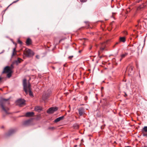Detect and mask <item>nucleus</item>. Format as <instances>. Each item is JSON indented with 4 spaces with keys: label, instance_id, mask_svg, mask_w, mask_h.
<instances>
[{
    "label": "nucleus",
    "instance_id": "obj_1",
    "mask_svg": "<svg viewBox=\"0 0 147 147\" xmlns=\"http://www.w3.org/2000/svg\"><path fill=\"white\" fill-rule=\"evenodd\" d=\"M24 89L26 94L28 93L30 96H33L32 94L31 90V86L30 83L28 82V83L26 82V80L24 79L23 80V82Z\"/></svg>",
    "mask_w": 147,
    "mask_h": 147
},
{
    "label": "nucleus",
    "instance_id": "obj_2",
    "mask_svg": "<svg viewBox=\"0 0 147 147\" xmlns=\"http://www.w3.org/2000/svg\"><path fill=\"white\" fill-rule=\"evenodd\" d=\"M13 68V65L12 64L10 67L7 66L4 69V72L7 73V76L8 78H9L11 76V74L12 72V70Z\"/></svg>",
    "mask_w": 147,
    "mask_h": 147
},
{
    "label": "nucleus",
    "instance_id": "obj_3",
    "mask_svg": "<svg viewBox=\"0 0 147 147\" xmlns=\"http://www.w3.org/2000/svg\"><path fill=\"white\" fill-rule=\"evenodd\" d=\"M24 54L26 56L28 57L32 56L34 54V52L28 49H25Z\"/></svg>",
    "mask_w": 147,
    "mask_h": 147
},
{
    "label": "nucleus",
    "instance_id": "obj_4",
    "mask_svg": "<svg viewBox=\"0 0 147 147\" xmlns=\"http://www.w3.org/2000/svg\"><path fill=\"white\" fill-rule=\"evenodd\" d=\"M7 100L2 99L0 101V105L3 110L5 112H6V111L9 110V109L8 108H5L4 106V102Z\"/></svg>",
    "mask_w": 147,
    "mask_h": 147
},
{
    "label": "nucleus",
    "instance_id": "obj_5",
    "mask_svg": "<svg viewBox=\"0 0 147 147\" xmlns=\"http://www.w3.org/2000/svg\"><path fill=\"white\" fill-rule=\"evenodd\" d=\"M51 92H48L47 93H44L42 95V99L45 101L47 100L51 94Z\"/></svg>",
    "mask_w": 147,
    "mask_h": 147
},
{
    "label": "nucleus",
    "instance_id": "obj_6",
    "mask_svg": "<svg viewBox=\"0 0 147 147\" xmlns=\"http://www.w3.org/2000/svg\"><path fill=\"white\" fill-rule=\"evenodd\" d=\"M25 101L23 99H20L16 102V105L20 106H22V105L24 104Z\"/></svg>",
    "mask_w": 147,
    "mask_h": 147
},
{
    "label": "nucleus",
    "instance_id": "obj_7",
    "mask_svg": "<svg viewBox=\"0 0 147 147\" xmlns=\"http://www.w3.org/2000/svg\"><path fill=\"white\" fill-rule=\"evenodd\" d=\"M57 110V107H52L50 108L47 111V113H51Z\"/></svg>",
    "mask_w": 147,
    "mask_h": 147
},
{
    "label": "nucleus",
    "instance_id": "obj_8",
    "mask_svg": "<svg viewBox=\"0 0 147 147\" xmlns=\"http://www.w3.org/2000/svg\"><path fill=\"white\" fill-rule=\"evenodd\" d=\"M143 135L144 136H147V126H145L142 129Z\"/></svg>",
    "mask_w": 147,
    "mask_h": 147
},
{
    "label": "nucleus",
    "instance_id": "obj_9",
    "mask_svg": "<svg viewBox=\"0 0 147 147\" xmlns=\"http://www.w3.org/2000/svg\"><path fill=\"white\" fill-rule=\"evenodd\" d=\"M32 124V120L26 121L24 123V125L26 126L30 125Z\"/></svg>",
    "mask_w": 147,
    "mask_h": 147
},
{
    "label": "nucleus",
    "instance_id": "obj_10",
    "mask_svg": "<svg viewBox=\"0 0 147 147\" xmlns=\"http://www.w3.org/2000/svg\"><path fill=\"white\" fill-rule=\"evenodd\" d=\"M78 111L79 112V114L80 116L82 115L84 112V109L82 107L78 109Z\"/></svg>",
    "mask_w": 147,
    "mask_h": 147
},
{
    "label": "nucleus",
    "instance_id": "obj_11",
    "mask_svg": "<svg viewBox=\"0 0 147 147\" xmlns=\"http://www.w3.org/2000/svg\"><path fill=\"white\" fill-rule=\"evenodd\" d=\"M105 47V45L104 43H102L100 45V51H98V54H100V52L102 51L104 49Z\"/></svg>",
    "mask_w": 147,
    "mask_h": 147
},
{
    "label": "nucleus",
    "instance_id": "obj_12",
    "mask_svg": "<svg viewBox=\"0 0 147 147\" xmlns=\"http://www.w3.org/2000/svg\"><path fill=\"white\" fill-rule=\"evenodd\" d=\"M34 114L33 112H28L26 114L25 116L28 117H32L34 115Z\"/></svg>",
    "mask_w": 147,
    "mask_h": 147
},
{
    "label": "nucleus",
    "instance_id": "obj_13",
    "mask_svg": "<svg viewBox=\"0 0 147 147\" xmlns=\"http://www.w3.org/2000/svg\"><path fill=\"white\" fill-rule=\"evenodd\" d=\"M64 117L63 116L59 117L56 119L55 120L54 122L55 123L58 122L60 121L63 120V119Z\"/></svg>",
    "mask_w": 147,
    "mask_h": 147
},
{
    "label": "nucleus",
    "instance_id": "obj_14",
    "mask_svg": "<svg viewBox=\"0 0 147 147\" xmlns=\"http://www.w3.org/2000/svg\"><path fill=\"white\" fill-rule=\"evenodd\" d=\"M133 67L131 65H129L128 66L127 68L126 71H128L130 72H131V71L133 70Z\"/></svg>",
    "mask_w": 147,
    "mask_h": 147
},
{
    "label": "nucleus",
    "instance_id": "obj_15",
    "mask_svg": "<svg viewBox=\"0 0 147 147\" xmlns=\"http://www.w3.org/2000/svg\"><path fill=\"white\" fill-rule=\"evenodd\" d=\"M26 43L27 45H31L32 43L31 39L30 38H27L26 41Z\"/></svg>",
    "mask_w": 147,
    "mask_h": 147
},
{
    "label": "nucleus",
    "instance_id": "obj_16",
    "mask_svg": "<svg viewBox=\"0 0 147 147\" xmlns=\"http://www.w3.org/2000/svg\"><path fill=\"white\" fill-rule=\"evenodd\" d=\"M120 42H124L125 41V38L124 37H121L119 38Z\"/></svg>",
    "mask_w": 147,
    "mask_h": 147
},
{
    "label": "nucleus",
    "instance_id": "obj_17",
    "mask_svg": "<svg viewBox=\"0 0 147 147\" xmlns=\"http://www.w3.org/2000/svg\"><path fill=\"white\" fill-rule=\"evenodd\" d=\"M127 55V53H124V54H122L121 56V57L122 58L121 59H120V61H121V60H122V58L124 57H125Z\"/></svg>",
    "mask_w": 147,
    "mask_h": 147
},
{
    "label": "nucleus",
    "instance_id": "obj_18",
    "mask_svg": "<svg viewBox=\"0 0 147 147\" xmlns=\"http://www.w3.org/2000/svg\"><path fill=\"white\" fill-rule=\"evenodd\" d=\"M16 49L15 48H14L13 49V53L12 54V56H13L15 55H16Z\"/></svg>",
    "mask_w": 147,
    "mask_h": 147
},
{
    "label": "nucleus",
    "instance_id": "obj_19",
    "mask_svg": "<svg viewBox=\"0 0 147 147\" xmlns=\"http://www.w3.org/2000/svg\"><path fill=\"white\" fill-rule=\"evenodd\" d=\"M22 61V60L20 58H18V60L16 61V62L17 63H19Z\"/></svg>",
    "mask_w": 147,
    "mask_h": 147
},
{
    "label": "nucleus",
    "instance_id": "obj_20",
    "mask_svg": "<svg viewBox=\"0 0 147 147\" xmlns=\"http://www.w3.org/2000/svg\"><path fill=\"white\" fill-rule=\"evenodd\" d=\"M42 110V108L41 107L37 106V112H39V111H40Z\"/></svg>",
    "mask_w": 147,
    "mask_h": 147
},
{
    "label": "nucleus",
    "instance_id": "obj_21",
    "mask_svg": "<svg viewBox=\"0 0 147 147\" xmlns=\"http://www.w3.org/2000/svg\"><path fill=\"white\" fill-rule=\"evenodd\" d=\"M18 42L20 44H22V42L20 41V40H18Z\"/></svg>",
    "mask_w": 147,
    "mask_h": 147
},
{
    "label": "nucleus",
    "instance_id": "obj_22",
    "mask_svg": "<svg viewBox=\"0 0 147 147\" xmlns=\"http://www.w3.org/2000/svg\"><path fill=\"white\" fill-rule=\"evenodd\" d=\"M73 56H71L69 57L68 58L70 59H71L73 57Z\"/></svg>",
    "mask_w": 147,
    "mask_h": 147
},
{
    "label": "nucleus",
    "instance_id": "obj_23",
    "mask_svg": "<svg viewBox=\"0 0 147 147\" xmlns=\"http://www.w3.org/2000/svg\"><path fill=\"white\" fill-rule=\"evenodd\" d=\"M82 2H84L86 1V0H80Z\"/></svg>",
    "mask_w": 147,
    "mask_h": 147
},
{
    "label": "nucleus",
    "instance_id": "obj_24",
    "mask_svg": "<svg viewBox=\"0 0 147 147\" xmlns=\"http://www.w3.org/2000/svg\"><path fill=\"white\" fill-rule=\"evenodd\" d=\"M53 128H54V127H51L50 128V129H53Z\"/></svg>",
    "mask_w": 147,
    "mask_h": 147
},
{
    "label": "nucleus",
    "instance_id": "obj_25",
    "mask_svg": "<svg viewBox=\"0 0 147 147\" xmlns=\"http://www.w3.org/2000/svg\"><path fill=\"white\" fill-rule=\"evenodd\" d=\"M142 147H147V146H142Z\"/></svg>",
    "mask_w": 147,
    "mask_h": 147
},
{
    "label": "nucleus",
    "instance_id": "obj_26",
    "mask_svg": "<svg viewBox=\"0 0 147 147\" xmlns=\"http://www.w3.org/2000/svg\"><path fill=\"white\" fill-rule=\"evenodd\" d=\"M125 95L126 96H127V94L126 93H125Z\"/></svg>",
    "mask_w": 147,
    "mask_h": 147
},
{
    "label": "nucleus",
    "instance_id": "obj_27",
    "mask_svg": "<svg viewBox=\"0 0 147 147\" xmlns=\"http://www.w3.org/2000/svg\"><path fill=\"white\" fill-rule=\"evenodd\" d=\"M79 52H81V51H79Z\"/></svg>",
    "mask_w": 147,
    "mask_h": 147
},
{
    "label": "nucleus",
    "instance_id": "obj_28",
    "mask_svg": "<svg viewBox=\"0 0 147 147\" xmlns=\"http://www.w3.org/2000/svg\"><path fill=\"white\" fill-rule=\"evenodd\" d=\"M138 48H139V47H138V50H139Z\"/></svg>",
    "mask_w": 147,
    "mask_h": 147
},
{
    "label": "nucleus",
    "instance_id": "obj_29",
    "mask_svg": "<svg viewBox=\"0 0 147 147\" xmlns=\"http://www.w3.org/2000/svg\"><path fill=\"white\" fill-rule=\"evenodd\" d=\"M1 78H0V80H1Z\"/></svg>",
    "mask_w": 147,
    "mask_h": 147
},
{
    "label": "nucleus",
    "instance_id": "obj_30",
    "mask_svg": "<svg viewBox=\"0 0 147 147\" xmlns=\"http://www.w3.org/2000/svg\"><path fill=\"white\" fill-rule=\"evenodd\" d=\"M118 44V43H117H117H116V44Z\"/></svg>",
    "mask_w": 147,
    "mask_h": 147
}]
</instances>
